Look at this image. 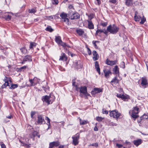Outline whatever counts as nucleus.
I'll return each instance as SVG.
<instances>
[{"instance_id":"nucleus-22","label":"nucleus","mask_w":148,"mask_h":148,"mask_svg":"<svg viewBox=\"0 0 148 148\" xmlns=\"http://www.w3.org/2000/svg\"><path fill=\"white\" fill-rule=\"evenodd\" d=\"M92 54L93 56V58L94 61H96L99 58V55L97 52L95 51H93L92 52Z\"/></svg>"},{"instance_id":"nucleus-43","label":"nucleus","mask_w":148,"mask_h":148,"mask_svg":"<svg viewBox=\"0 0 148 148\" xmlns=\"http://www.w3.org/2000/svg\"><path fill=\"white\" fill-rule=\"evenodd\" d=\"M21 52L23 53H25L27 51V50L25 47H23L20 49Z\"/></svg>"},{"instance_id":"nucleus-14","label":"nucleus","mask_w":148,"mask_h":148,"mask_svg":"<svg viewBox=\"0 0 148 148\" xmlns=\"http://www.w3.org/2000/svg\"><path fill=\"white\" fill-rule=\"evenodd\" d=\"M29 82L30 83V86H33L36 84L38 82V79L36 77H34L33 79H29Z\"/></svg>"},{"instance_id":"nucleus-16","label":"nucleus","mask_w":148,"mask_h":148,"mask_svg":"<svg viewBox=\"0 0 148 148\" xmlns=\"http://www.w3.org/2000/svg\"><path fill=\"white\" fill-rule=\"evenodd\" d=\"M60 144V142L58 141L51 142L49 143V148H53L55 147H58Z\"/></svg>"},{"instance_id":"nucleus-45","label":"nucleus","mask_w":148,"mask_h":148,"mask_svg":"<svg viewBox=\"0 0 148 148\" xmlns=\"http://www.w3.org/2000/svg\"><path fill=\"white\" fill-rule=\"evenodd\" d=\"M104 118L101 117L97 116L96 118V120L99 122H101L102 121Z\"/></svg>"},{"instance_id":"nucleus-30","label":"nucleus","mask_w":148,"mask_h":148,"mask_svg":"<svg viewBox=\"0 0 148 148\" xmlns=\"http://www.w3.org/2000/svg\"><path fill=\"white\" fill-rule=\"evenodd\" d=\"M121 99L124 101H127L128 100L130 99V96L127 95H123Z\"/></svg>"},{"instance_id":"nucleus-10","label":"nucleus","mask_w":148,"mask_h":148,"mask_svg":"<svg viewBox=\"0 0 148 148\" xmlns=\"http://www.w3.org/2000/svg\"><path fill=\"white\" fill-rule=\"evenodd\" d=\"M38 132L36 131H32V133L29 134V137L30 138H32L33 140H34V137L36 136H38V138H40V135H38Z\"/></svg>"},{"instance_id":"nucleus-58","label":"nucleus","mask_w":148,"mask_h":148,"mask_svg":"<svg viewBox=\"0 0 148 148\" xmlns=\"http://www.w3.org/2000/svg\"><path fill=\"white\" fill-rule=\"evenodd\" d=\"M97 92H96V91L95 90L94 88L92 90L91 92V94L92 95H95L97 94Z\"/></svg>"},{"instance_id":"nucleus-5","label":"nucleus","mask_w":148,"mask_h":148,"mask_svg":"<svg viewBox=\"0 0 148 148\" xmlns=\"http://www.w3.org/2000/svg\"><path fill=\"white\" fill-rule=\"evenodd\" d=\"M139 108L136 106L134 107L133 110L129 111V113L131 116L135 120L139 116L137 114L138 113Z\"/></svg>"},{"instance_id":"nucleus-25","label":"nucleus","mask_w":148,"mask_h":148,"mask_svg":"<svg viewBox=\"0 0 148 148\" xmlns=\"http://www.w3.org/2000/svg\"><path fill=\"white\" fill-rule=\"evenodd\" d=\"M76 32L79 36H82L84 33V30L81 29H76Z\"/></svg>"},{"instance_id":"nucleus-63","label":"nucleus","mask_w":148,"mask_h":148,"mask_svg":"<svg viewBox=\"0 0 148 148\" xmlns=\"http://www.w3.org/2000/svg\"><path fill=\"white\" fill-rule=\"evenodd\" d=\"M95 125H96V126H95L94 128V130L95 131H98V128L97 127V124L96 123L95 124Z\"/></svg>"},{"instance_id":"nucleus-56","label":"nucleus","mask_w":148,"mask_h":148,"mask_svg":"<svg viewBox=\"0 0 148 148\" xmlns=\"http://www.w3.org/2000/svg\"><path fill=\"white\" fill-rule=\"evenodd\" d=\"M102 113L103 114H108V112L106 110H104V109H102Z\"/></svg>"},{"instance_id":"nucleus-54","label":"nucleus","mask_w":148,"mask_h":148,"mask_svg":"<svg viewBox=\"0 0 148 148\" xmlns=\"http://www.w3.org/2000/svg\"><path fill=\"white\" fill-rule=\"evenodd\" d=\"M87 52L89 55H91L92 54L91 51L90 49L88 47H87Z\"/></svg>"},{"instance_id":"nucleus-12","label":"nucleus","mask_w":148,"mask_h":148,"mask_svg":"<svg viewBox=\"0 0 148 148\" xmlns=\"http://www.w3.org/2000/svg\"><path fill=\"white\" fill-rule=\"evenodd\" d=\"M3 81L5 83L2 86V88H5L7 86H10L8 82L10 81V82H11V81L10 78H8L7 77H5Z\"/></svg>"},{"instance_id":"nucleus-4","label":"nucleus","mask_w":148,"mask_h":148,"mask_svg":"<svg viewBox=\"0 0 148 148\" xmlns=\"http://www.w3.org/2000/svg\"><path fill=\"white\" fill-rule=\"evenodd\" d=\"M139 81L140 85L142 88H145L148 87V79L147 77L144 76L141 77Z\"/></svg>"},{"instance_id":"nucleus-46","label":"nucleus","mask_w":148,"mask_h":148,"mask_svg":"<svg viewBox=\"0 0 148 148\" xmlns=\"http://www.w3.org/2000/svg\"><path fill=\"white\" fill-rule=\"evenodd\" d=\"M94 14H90L88 16V20L91 21L92 19L94 18Z\"/></svg>"},{"instance_id":"nucleus-9","label":"nucleus","mask_w":148,"mask_h":148,"mask_svg":"<svg viewBox=\"0 0 148 148\" xmlns=\"http://www.w3.org/2000/svg\"><path fill=\"white\" fill-rule=\"evenodd\" d=\"M60 16L61 18L63 20H62L64 22L68 25L69 24V19L67 18L68 17V14L64 12H62L60 14Z\"/></svg>"},{"instance_id":"nucleus-19","label":"nucleus","mask_w":148,"mask_h":148,"mask_svg":"<svg viewBox=\"0 0 148 148\" xmlns=\"http://www.w3.org/2000/svg\"><path fill=\"white\" fill-rule=\"evenodd\" d=\"M143 142V140L140 139H138L137 140H134L133 143L136 146H138L141 144Z\"/></svg>"},{"instance_id":"nucleus-2","label":"nucleus","mask_w":148,"mask_h":148,"mask_svg":"<svg viewBox=\"0 0 148 148\" xmlns=\"http://www.w3.org/2000/svg\"><path fill=\"white\" fill-rule=\"evenodd\" d=\"M119 27L114 24L112 25H110L107 27V30L112 34H116L119 31Z\"/></svg>"},{"instance_id":"nucleus-11","label":"nucleus","mask_w":148,"mask_h":148,"mask_svg":"<svg viewBox=\"0 0 148 148\" xmlns=\"http://www.w3.org/2000/svg\"><path fill=\"white\" fill-rule=\"evenodd\" d=\"M79 92L80 93H82L86 96L89 95V94L87 92V88L85 86L80 87Z\"/></svg>"},{"instance_id":"nucleus-15","label":"nucleus","mask_w":148,"mask_h":148,"mask_svg":"<svg viewBox=\"0 0 148 148\" xmlns=\"http://www.w3.org/2000/svg\"><path fill=\"white\" fill-rule=\"evenodd\" d=\"M117 62V60H114L113 61L110 60L109 59H107L106 60V64L108 65L112 66L116 65Z\"/></svg>"},{"instance_id":"nucleus-23","label":"nucleus","mask_w":148,"mask_h":148,"mask_svg":"<svg viewBox=\"0 0 148 148\" xmlns=\"http://www.w3.org/2000/svg\"><path fill=\"white\" fill-rule=\"evenodd\" d=\"M103 72L106 78H108L109 77L110 74H111L112 73L110 70H107L106 69L103 70Z\"/></svg>"},{"instance_id":"nucleus-6","label":"nucleus","mask_w":148,"mask_h":148,"mask_svg":"<svg viewBox=\"0 0 148 148\" xmlns=\"http://www.w3.org/2000/svg\"><path fill=\"white\" fill-rule=\"evenodd\" d=\"M121 115V114L117 110H113L110 112V116L116 118V119H119Z\"/></svg>"},{"instance_id":"nucleus-36","label":"nucleus","mask_w":148,"mask_h":148,"mask_svg":"<svg viewBox=\"0 0 148 148\" xmlns=\"http://www.w3.org/2000/svg\"><path fill=\"white\" fill-rule=\"evenodd\" d=\"M99 42V41H95V40L94 41V40H93L92 41V44L93 45H94V46L95 48H96V49L98 48V47L97 46L96 43H98Z\"/></svg>"},{"instance_id":"nucleus-57","label":"nucleus","mask_w":148,"mask_h":148,"mask_svg":"<svg viewBox=\"0 0 148 148\" xmlns=\"http://www.w3.org/2000/svg\"><path fill=\"white\" fill-rule=\"evenodd\" d=\"M91 145L92 146H95V147H97L98 146V144L97 143H92L91 144Z\"/></svg>"},{"instance_id":"nucleus-61","label":"nucleus","mask_w":148,"mask_h":148,"mask_svg":"<svg viewBox=\"0 0 148 148\" xmlns=\"http://www.w3.org/2000/svg\"><path fill=\"white\" fill-rule=\"evenodd\" d=\"M75 80L74 79H73L72 80V85L74 86H77L75 84Z\"/></svg>"},{"instance_id":"nucleus-29","label":"nucleus","mask_w":148,"mask_h":148,"mask_svg":"<svg viewBox=\"0 0 148 148\" xmlns=\"http://www.w3.org/2000/svg\"><path fill=\"white\" fill-rule=\"evenodd\" d=\"M103 32V30L97 29L95 35L101 37V33Z\"/></svg>"},{"instance_id":"nucleus-50","label":"nucleus","mask_w":148,"mask_h":148,"mask_svg":"<svg viewBox=\"0 0 148 148\" xmlns=\"http://www.w3.org/2000/svg\"><path fill=\"white\" fill-rule=\"evenodd\" d=\"M107 23L106 22H101L100 23V25L103 27H106L107 26Z\"/></svg>"},{"instance_id":"nucleus-27","label":"nucleus","mask_w":148,"mask_h":148,"mask_svg":"<svg viewBox=\"0 0 148 148\" xmlns=\"http://www.w3.org/2000/svg\"><path fill=\"white\" fill-rule=\"evenodd\" d=\"M113 71L116 74H119V68L117 65L115 66L113 69Z\"/></svg>"},{"instance_id":"nucleus-59","label":"nucleus","mask_w":148,"mask_h":148,"mask_svg":"<svg viewBox=\"0 0 148 148\" xmlns=\"http://www.w3.org/2000/svg\"><path fill=\"white\" fill-rule=\"evenodd\" d=\"M103 30V32H102L104 34H105L106 35H107V34L108 33V32L107 30V29L106 30V29H102Z\"/></svg>"},{"instance_id":"nucleus-44","label":"nucleus","mask_w":148,"mask_h":148,"mask_svg":"<svg viewBox=\"0 0 148 148\" xmlns=\"http://www.w3.org/2000/svg\"><path fill=\"white\" fill-rule=\"evenodd\" d=\"M146 20V18L144 17V16H143V17L141 18V21L140 22V23L142 24H143Z\"/></svg>"},{"instance_id":"nucleus-47","label":"nucleus","mask_w":148,"mask_h":148,"mask_svg":"<svg viewBox=\"0 0 148 148\" xmlns=\"http://www.w3.org/2000/svg\"><path fill=\"white\" fill-rule=\"evenodd\" d=\"M46 19L48 20H51L53 19V18L52 16H46Z\"/></svg>"},{"instance_id":"nucleus-38","label":"nucleus","mask_w":148,"mask_h":148,"mask_svg":"<svg viewBox=\"0 0 148 148\" xmlns=\"http://www.w3.org/2000/svg\"><path fill=\"white\" fill-rule=\"evenodd\" d=\"M141 18V17L139 16L135 15L134 16V19L136 21H139Z\"/></svg>"},{"instance_id":"nucleus-42","label":"nucleus","mask_w":148,"mask_h":148,"mask_svg":"<svg viewBox=\"0 0 148 148\" xmlns=\"http://www.w3.org/2000/svg\"><path fill=\"white\" fill-rule=\"evenodd\" d=\"M17 87L18 85L17 84H12L11 85V86L10 87V89H14L17 88Z\"/></svg>"},{"instance_id":"nucleus-28","label":"nucleus","mask_w":148,"mask_h":148,"mask_svg":"<svg viewBox=\"0 0 148 148\" xmlns=\"http://www.w3.org/2000/svg\"><path fill=\"white\" fill-rule=\"evenodd\" d=\"M36 44L34 42H31L30 43L29 48L30 49H33L34 48L36 47Z\"/></svg>"},{"instance_id":"nucleus-52","label":"nucleus","mask_w":148,"mask_h":148,"mask_svg":"<svg viewBox=\"0 0 148 148\" xmlns=\"http://www.w3.org/2000/svg\"><path fill=\"white\" fill-rule=\"evenodd\" d=\"M36 114V112L34 111H32L31 112V117L32 118H34L33 116L35 114Z\"/></svg>"},{"instance_id":"nucleus-13","label":"nucleus","mask_w":148,"mask_h":148,"mask_svg":"<svg viewBox=\"0 0 148 148\" xmlns=\"http://www.w3.org/2000/svg\"><path fill=\"white\" fill-rule=\"evenodd\" d=\"M32 57L31 56L27 55L24 56L23 58V61L21 63L22 64H24L26 62L32 61Z\"/></svg>"},{"instance_id":"nucleus-31","label":"nucleus","mask_w":148,"mask_h":148,"mask_svg":"<svg viewBox=\"0 0 148 148\" xmlns=\"http://www.w3.org/2000/svg\"><path fill=\"white\" fill-rule=\"evenodd\" d=\"M119 81L117 79V77L115 76L111 81V82L112 83H114L116 84L119 83Z\"/></svg>"},{"instance_id":"nucleus-39","label":"nucleus","mask_w":148,"mask_h":148,"mask_svg":"<svg viewBox=\"0 0 148 148\" xmlns=\"http://www.w3.org/2000/svg\"><path fill=\"white\" fill-rule=\"evenodd\" d=\"M36 10L35 8L29 9V10L28 11L29 13H34L36 12Z\"/></svg>"},{"instance_id":"nucleus-51","label":"nucleus","mask_w":148,"mask_h":148,"mask_svg":"<svg viewBox=\"0 0 148 148\" xmlns=\"http://www.w3.org/2000/svg\"><path fill=\"white\" fill-rule=\"evenodd\" d=\"M120 67L122 68L123 69H124L125 68V63L123 62H122L121 63V65L120 66Z\"/></svg>"},{"instance_id":"nucleus-49","label":"nucleus","mask_w":148,"mask_h":148,"mask_svg":"<svg viewBox=\"0 0 148 148\" xmlns=\"http://www.w3.org/2000/svg\"><path fill=\"white\" fill-rule=\"evenodd\" d=\"M148 117V116L147 115H143V116H141L140 117V120H142L143 119H147Z\"/></svg>"},{"instance_id":"nucleus-53","label":"nucleus","mask_w":148,"mask_h":148,"mask_svg":"<svg viewBox=\"0 0 148 148\" xmlns=\"http://www.w3.org/2000/svg\"><path fill=\"white\" fill-rule=\"evenodd\" d=\"M58 3V0H53L52 1V3L53 4L57 5Z\"/></svg>"},{"instance_id":"nucleus-21","label":"nucleus","mask_w":148,"mask_h":148,"mask_svg":"<svg viewBox=\"0 0 148 148\" xmlns=\"http://www.w3.org/2000/svg\"><path fill=\"white\" fill-rule=\"evenodd\" d=\"M67 58L65 53H62L61 56L60 57L59 60L65 61L67 60Z\"/></svg>"},{"instance_id":"nucleus-60","label":"nucleus","mask_w":148,"mask_h":148,"mask_svg":"<svg viewBox=\"0 0 148 148\" xmlns=\"http://www.w3.org/2000/svg\"><path fill=\"white\" fill-rule=\"evenodd\" d=\"M123 95H122L121 94H117L116 95V96L119 98H122V96Z\"/></svg>"},{"instance_id":"nucleus-7","label":"nucleus","mask_w":148,"mask_h":148,"mask_svg":"<svg viewBox=\"0 0 148 148\" xmlns=\"http://www.w3.org/2000/svg\"><path fill=\"white\" fill-rule=\"evenodd\" d=\"M79 137L80 134L79 133H77L72 137V138L73 140L72 143L74 145H76L78 144Z\"/></svg>"},{"instance_id":"nucleus-41","label":"nucleus","mask_w":148,"mask_h":148,"mask_svg":"<svg viewBox=\"0 0 148 148\" xmlns=\"http://www.w3.org/2000/svg\"><path fill=\"white\" fill-rule=\"evenodd\" d=\"M45 30L50 32H52L53 31V29L50 26H47V28H46Z\"/></svg>"},{"instance_id":"nucleus-24","label":"nucleus","mask_w":148,"mask_h":148,"mask_svg":"<svg viewBox=\"0 0 148 148\" xmlns=\"http://www.w3.org/2000/svg\"><path fill=\"white\" fill-rule=\"evenodd\" d=\"M95 63V69L100 74V71L99 63L97 61H96Z\"/></svg>"},{"instance_id":"nucleus-48","label":"nucleus","mask_w":148,"mask_h":148,"mask_svg":"<svg viewBox=\"0 0 148 148\" xmlns=\"http://www.w3.org/2000/svg\"><path fill=\"white\" fill-rule=\"evenodd\" d=\"M1 148H6L5 145L2 142H0Z\"/></svg>"},{"instance_id":"nucleus-1","label":"nucleus","mask_w":148,"mask_h":148,"mask_svg":"<svg viewBox=\"0 0 148 148\" xmlns=\"http://www.w3.org/2000/svg\"><path fill=\"white\" fill-rule=\"evenodd\" d=\"M55 97L53 95L50 94L48 96L46 95L42 96V100L44 102L46 103L48 105L52 104L54 101Z\"/></svg>"},{"instance_id":"nucleus-26","label":"nucleus","mask_w":148,"mask_h":148,"mask_svg":"<svg viewBox=\"0 0 148 148\" xmlns=\"http://www.w3.org/2000/svg\"><path fill=\"white\" fill-rule=\"evenodd\" d=\"M55 40L56 42L58 44H60V43L62 42V41L61 39V37L60 36H56L55 38Z\"/></svg>"},{"instance_id":"nucleus-62","label":"nucleus","mask_w":148,"mask_h":148,"mask_svg":"<svg viewBox=\"0 0 148 148\" xmlns=\"http://www.w3.org/2000/svg\"><path fill=\"white\" fill-rule=\"evenodd\" d=\"M13 117V116L12 115H10V116H6V118H7L8 119H11Z\"/></svg>"},{"instance_id":"nucleus-55","label":"nucleus","mask_w":148,"mask_h":148,"mask_svg":"<svg viewBox=\"0 0 148 148\" xmlns=\"http://www.w3.org/2000/svg\"><path fill=\"white\" fill-rule=\"evenodd\" d=\"M116 145L118 148H121L123 147V145L118 143L116 144Z\"/></svg>"},{"instance_id":"nucleus-32","label":"nucleus","mask_w":148,"mask_h":148,"mask_svg":"<svg viewBox=\"0 0 148 148\" xmlns=\"http://www.w3.org/2000/svg\"><path fill=\"white\" fill-rule=\"evenodd\" d=\"M79 123L81 125H84L86 124L88 121H86L85 120H82L81 119L79 118Z\"/></svg>"},{"instance_id":"nucleus-64","label":"nucleus","mask_w":148,"mask_h":148,"mask_svg":"<svg viewBox=\"0 0 148 148\" xmlns=\"http://www.w3.org/2000/svg\"><path fill=\"white\" fill-rule=\"evenodd\" d=\"M110 2L111 3H115L116 2V0H110Z\"/></svg>"},{"instance_id":"nucleus-18","label":"nucleus","mask_w":148,"mask_h":148,"mask_svg":"<svg viewBox=\"0 0 148 148\" xmlns=\"http://www.w3.org/2000/svg\"><path fill=\"white\" fill-rule=\"evenodd\" d=\"M8 13V12H5V14L2 16L3 18L7 21L10 20L11 19V16L9 15Z\"/></svg>"},{"instance_id":"nucleus-20","label":"nucleus","mask_w":148,"mask_h":148,"mask_svg":"<svg viewBox=\"0 0 148 148\" xmlns=\"http://www.w3.org/2000/svg\"><path fill=\"white\" fill-rule=\"evenodd\" d=\"M88 22V27L90 29H93L94 28V25L92 21L87 20Z\"/></svg>"},{"instance_id":"nucleus-3","label":"nucleus","mask_w":148,"mask_h":148,"mask_svg":"<svg viewBox=\"0 0 148 148\" xmlns=\"http://www.w3.org/2000/svg\"><path fill=\"white\" fill-rule=\"evenodd\" d=\"M19 141L22 144L23 146L27 148H29L31 147V142L27 137H25L22 138L19 140Z\"/></svg>"},{"instance_id":"nucleus-40","label":"nucleus","mask_w":148,"mask_h":148,"mask_svg":"<svg viewBox=\"0 0 148 148\" xmlns=\"http://www.w3.org/2000/svg\"><path fill=\"white\" fill-rule=\"evenodd\" d=\"M45 119L47 120V125L48 126V128H49V127L50 126V119L47 116L45 117Z\"/></svg>"},{"instance_id":"nucleus-34","label":"nucleus","mask_w":148,"mask_h":148,"mask_svg":"<svg viewBox=\"0 0 148 148\" xmlns=\"http://www.w3.org/2000/svg\"><path fill=\"white\" fill-rule=\"evenodd\" d=\"M75 64L76 66L75 67L77 69H78L81 68V66L80 63H79V62H75Z\"/></svg>"},{"instance_id":"nucleus-33","label":"nucleus","mask_w":148,"mask_h":148,"mask_svg":"<svg viewBox=\"0 0 148 148\" xmlns=\"http://www.w3.org/2000/svg\"><path fill=\"white\" fill-rule=\"evenodd\" d=\"M62 46L64 49H66V47H67L68 48H70V46L65 42H64L62 41L60 43V44Z\"/></svg>"},{"instance_id":"nucleus-17","label":"nucleus","mask_w":148,"mask_h":148,"mask_svg":"<svg viewBox=\"0 0 148 148\" xmlns=\"http://www.w3.org/2000/svg\"><path fill=\"white\" fill-rule=\"evenodd\" d=\"M45 122V120L42 117L41 115H40L38 116L37 123L38 124L41 125Z\"/></svg>"},{"instance_id":"nucleus-35","label":"nucleus","mask_w":148,"mask_h":148,"mask_svg":"<svg viewBox=\"0 0 148 148\" xmlns=\"http://www.w3.org/2000/svg\"><path fill=\"white\" fill-rule=\"evenodd\" d=\"M132 0H125V4L128 6H130L131 5L132 3Z\"/></svg>"},{"instance_id":"nucleus-8","label":"nucleus","mask_w":148,"mask_h":148,"mask_svg":"<svg viewBox=\"0 0 148 148\" xmlns=\"http://www.w3.org/2000/svg\"><path fill=\"white\" fill-rule=\"evenodd\" d=\"M68 14L69 18L71 20L77 19L79 17V15L78 13H74L72 11L69 12Z\"/></svg>"},{"instance_id":"nucleus-37","label":"nucleus","mask_w":148,"mask_h":148,"mask_svg":"<svg viewBox=\"0 0 148 148\" xmlns=\"http://www.w3.org/2000/svg\"><path fill=\"white\" fill-rule=\"evenodd\" d=\"M94 89L96 91V92H97V93H100L102 91V89L100 88H95Z\"/></svg>"}]
</instances>
